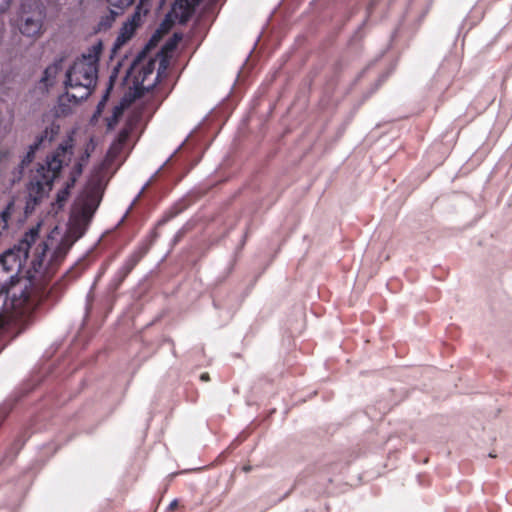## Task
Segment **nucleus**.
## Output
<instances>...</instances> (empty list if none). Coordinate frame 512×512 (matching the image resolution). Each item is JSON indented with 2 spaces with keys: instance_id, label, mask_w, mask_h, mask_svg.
Listing matches in <instances>:
<instances>
[{
  "instance_id": "f03ea898",
  "label": "nucleus",
  "mask_w": 512,
  "mask_h": 512,
  "mask_svg": "<svg viewBox=\"0 0 512 512\" xmlns=\"http://www.w3.org/2000/svg\"><path fill=\"white\" fill-rule=\"evenodd\" d=\"M27 259L15 247L4 252L0 256V273L9 274L12 287L8 291L11 294V305L16 315L30 313L40 301L42 291L36 283L34 276L18 279L14 283V277L20 272L24 261Z\"/></svg>"
},
{
  "instance_id": "2eb2a0df",
  "label": "nucleus",
  "mask_w": 512,
  "mask_h": 512,
  "mask_svg": "<svg viewBox=\"0 0 512 512\" xmlns=\"http://www.w3.org/2000/svg\"><path fill=\"white\" fill-rule=\"evenodd\" d=\"M37 147H38V143H36L35 145L30 146V150L28 151L26 157L22 161L23 164H27V163H29L32 160L34 152L37 149Z\"/></svg>"
},
{
  "instance_id": "412c9836",
  "label": "nucleus",
  "mask_w": 512,
  "mask_h": 512,
  "mask_svg": "<svg viewBox=\"0 0 512 512\" xmlns=\"http://www.w3.org/2000/svg\"><path fill=\"white\" fill-rule=\"evenodd\" d=\"M176 504H177V502H176V501H173V502L171 503V507H175V506H176Z\"/></svg>"
},
{
  "instance_id": "a211bd4d",
  "label": "nucleus",
  "mask_w": 512,
  "mask_h": 512,
  "mask_svg": "<svg viewBox=\"0 0 512 512\" xmlns=\"http://www.w3.org/2000/svg\"><path fill=\"white\" fill-rule=\"evenodd\" d=\"M8 133V129H7V126L6 125H3L1 122H0V141L6 136V134Z\"/></svg>"
},
{
  "instance_id": "6ab92c4d",
  "label": "nucleus",
  "mask_w": 512,
  "mask_h": 512,
  "mask_svg": "<svg viewBox=\"0 0 512 512\" xmlns=\"http://www.w3.org/2000/svg\"><path fill=\"white\" fill-rule=\"evenodd\" d=\"M201 379H202L203 381H207V380L209 379V375H208V374H206V373H204V374H202V375H201Z\"/></svg>"
},
{
  "instance_id": "ddd939ff",
  "label": "nucleus",
  "mask_w": 512,
  "mask_h": 512,
  "mask_svg": "<svg viewBox=\"0 0 512 512\" xmlns=\"http://www.w3.org/2000/svg\"><path fill=\"white\" fill-rule=\"evenodd\" d=\"M109 4L119 10H123L133 4L134 0H107Z\"/></svg>"
},
{
  "instance_id": "aec40b11",
  "label": "nucleus",
  "mask_w": 512,
  "mask_h": 512,
  "mask_svg": "<svg viewBox=\"0 0 512 512\" xmlns=\"http://www.w3.org/2000/svg\"><path fill=\"white\" fill-rule=\"evenodd\" d=\"M88 157H89V154H88V153H86V155L82 157V160H83V161H86V160L88 159Z\"/></svg>"
},
{
  "instance_id": "9d476101",
  "label": "nucleus",
  "mask_w": 512,
  "mask_h": 512,
  "mask_svg": "<svg viewBox=\"0 0 512 512\" xmlns=\"http://www.w3.org/2000/svg\"><path fill=\"white\" fill-rule=\"evenodd\" d=\"M83 164L81 162H77L74 164L69 179L65 182V186L61 189L56 196V203L59 208H61L65 202L67 201L70 189L74 186L77 178L82 174Z\"/></svg>"
},
{
  "instance_id": "0eeeda50",
  "label": "nucleus",
  "mask_w": 512,
  "mask_h": 512,
  "mask_svg": "<svg viewBox=\"0 0 512 512\" xmlns=\"http://www.w3.org/2000/svg\"><path fill=\"white\" fill-rule=\"evenodd\" d=\"M129 134L130 128L128 127L123 128L119 132L116 140L111 144L107 152L106 159L104 163L101 165V169L113 163L118 158V156H120V154L124 150Z\"/></svg>"
},
{
  "instance_id": "6e6552de",
  "label": "nucleus",
  "mask_w": 512,
  "mask_h": 512,
  "mask_svg": "<svg viewBox=\"0 0 512 512\" xmlns=\"http://www.w3.org/2000/svg\"><path fill=\"white\" fill-rule=\"evenodd\" d=\"M201 1L202 0H175L172 6L171 15L175 20L184 23L188 20L194 11V8Z\"/></svg>"
},
{
  "instance_id": "20e7f679",
  "label": "nucleus",
  "mask_w": 512,
  "mask_h": 512,
  "mask_svg": "<svg viewBox=\"0 0 512 512\" xmlns=\"http://www.w3.org/2000/svg\"><path fill=\"white\" fill-rule=\"evenodd\" d=\"M155 65L154 59H137L131 65L127 79L133 84L134 98L140 97L156 85L159 72L155 73Z\"/></svg>"
},
{
  "instance_id": "4468645a",
  "label": "nucleus",
  "mask_w": 512,
  "mask_h": 512,
  "mask_svg": "<svg viewBox=\"0 0 512 512\" xmlns=\"http://www.w3.org/2000/svg\"><path fill=\"white\" fill-rule=\"evenodd\" d=\"M59 131V126H56V125H52L49 129L47 128L45 130V138H48L49 141H51L54 137V135H56Z\"/></svg>"
},
{
  "instance_id": "f257e3e1",
  "label": "nucleus",
  "mask_w": 512,
  "mask_h": 512,
  "mask_svg": "<svg viewBox=\"0 0 512 512\" xmlns=\"http://www.w3.org/2000/svg\"><path fill=\"white\" fill-rule=\"evenodd\" d=\"M103 193V181L98 173L91 177L74 202L68 228L61 233L55 228L45 242L46 250H52L55 261L62 259L71 246L84 235L95 211L97 210Z\"/></svg>"
},
{
  "instance_id": "9b49d317",
  "label": "nucleus",
  "mask_w": 512,
  "mask_h": 512,
  "mask_svg": "<svg viewBox=\"0 0 512 512\" xmlns=\"http://www.w3.org/2000/svg\"><path fill=\"white\" fill-rule=\"evenodd\" d=\"M62 60H56L52 64L46 67L43 72V75L40 79V89L48 90L49 87H52L56 83V79L59 73L62 71Z\"/></svg>"
},
{
  "instance_id": "7ed1b4c3",
  "label": "nucleus",
  "mask_w": 512,
  "mask_h": 512,
  "mask_svg": "<svg viewBox=\"0 0 512 512\" xmlns=\"http://www.w3.org/2000/svg\"><path fill=\"white\" fill-rule=\"evenodd\" d=\"M103 49L101 41L92 44L66 71V95L76 102L88 98L96 86L98 62Z\"/></svg>"
},
{
  "instance_id": "39448f33",
  "label": "nucleus",
  "mask_w": 512,
  "mask_h": 512,
  "mask_svg": "<svg viewBox=\"0 0 512 512\" xmlns=\"http://www.w3.org/2000/svg\"><path fill=\"white\" fill-rule=\"evenodd\" d=\"M45 17L46 14L41 5L37 3L23 4L16 26L23 36L35 40L44 33Z\"/></svg>"
},
{
  "instance_id": "f8f14e48",
  "label": "nucleus",
  "mask_w": 512,
  "mask_h": 512,
  "mask_svg": "<svg viewBox=\"0 0 512 512\" xmlns=\"http://www.w3.org/2000/svg\"><path fill=\"white\" fill-rule=\"evenodd\" d=\"M39 235V226L31 228L25 233L18 246L15 247L19 252L28 258L29 249L36 242Z\"/></svg>"
},
{
  "instance_id": "dca6fc26",
  "label": "nucleus",
  "mask_w": 512,
  "mask_h": 512,
  "mask_svg": "<svg viewBox=\"0 0 512 512\" xmlns=\"http://www.w3.org/2000/svg\"><path fill=\"white\" fill-rule=\"evenodd\" d=\"M13 0H0V15L4 14L11 7Z\"/></svg>"
},
{
  "instance_id": "f3484780",
  "label": "nucleus",
  "mask_w": 512,
  "mask_h": 512,
  "mask_svg": "<svg viewBox=\"0 0 512 512\" xmlns=\"http://www.w3.org/2000/svg\"><path fill=\"white\" fill-rule=\"evenodd\" d=\"M122 112H123V105L115 107L114 113H113V121L114 122L117 121L118 117L122 114Z\"/></svg>"
},
{
  "instance_id": "1a4fd4ad",
  "label": "nucleus",
  "mask_w": 512,
  "mask_h": 512,
  "mask_svg": "<svg viewBox=\"0 0 512 512\" xmlns=\"http://www.w3.org/2000/svg\"><path fill=\"white\" fill-rule=\"evenodd\" d=\"M141 22V13L136 11L131 18L125 22L120 30V33L116 39L115 46L117 48L124 45L128 40L132 38L136 29L140 25Z\"/></svg>"
},
{
  "instance_id": "423d86ee",
  "label": "nucleus",
  "mask_w": 512,
  "mask_h": 512,
  "mask_svg": "<svg viewBox=\"0 0 512 512\" xmlns=\"http://www.w3.org/2000/svg\"><path fill=\"white\" fill-rule=\"evenodd\" d=\"M71 156L72 145L68 142L60 145L51 156L47 157L45 164L37 169L38 184L51 185L62 166L71 160Z\"/></svg>"
}]
</instances>
